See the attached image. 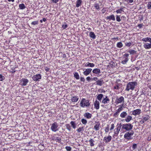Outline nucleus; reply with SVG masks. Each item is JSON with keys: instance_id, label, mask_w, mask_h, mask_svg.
Wrapping results in <instances>:
<instances>
[{"instance_id": "obj_1", "label": "nucleus", "mask_w": 151, "mask_h": 151, "mask_svg": "<svg viewBox=\"0 0 151 151\" xmlns=\"http://www.w3.org/2000/svg\"><path fill=\"white\" fill-rule=\"evenodd\" d=\"M89 101L88 100L83 98L81 101L80 106L83 108H84L85 107H88L90 105Z\"/></svg>"}, {"instance_id": "obj_2", "label": "nucleus", "mask_w": 151, "mask_h": 151, "mask_svg": "<svg viewBox=\"0 0 151 151\" xmlns=\"http://www.w3.org/2000/svg\"><path fill=\"white\" fill-rule=\"evenodd\" d=\"M137 83L134 82H129L127 86V88L125 90L129 91L130 89L133 90L135 88V86L136 85Z\"/></svg>"}, {"instance_id": "obj_3", "label": "nucleus", "mask_w": 151, "mask_h": 151, "mask_svg": "<svg viewBox=\"0 0 151 151\" xmlns=\"http://www.w3.org/2000/svg\"><path fill=\"white\" fill-rule=\"evenodd\" d=\"M122 129L128 131L131 130L133 128V125L130 123L124 124L122 125Z\"/></svg>"}, {"instance_id": "obj_4", "label": "nucleus", "mask_w": 151, "mask_h": 151, "mask_svg": "<svg viewBox=\"0 0 151 151\" xmlns=\"http://www.w3.org/2000/svg\"><path fill=\"white\" fill-rule=\"evenodd\" d=\"M58 124L56 122H55L52 124L51 129L53 132H56L58 130Z\"/></svg>"}, {"instance_id": "obj_5", "label": "nucleus", "mask_w": 151, "mask_h": 151, "mask_svg": "<svg viewBox=\"0 0 151 151\" xmlns=\"http://www.w3.org/2000/svg\"><path fill=\"white\" fill-rule=\"evenodd\" d=\"M122 125L120 123L119 124H117V127L116 129H115L114 130V133L115 134H118L119 131H120Z\"/></svg>"}, {"instance_id": "obj_6", "label": "nucleus", "mask_w": 151, "mask_h": 151, "mask_svg": "<svg viewBox=\"0 0 151 151\" xmlns=\"http://www.w3.org/2000/svg\"><path fill=\"white\" fill-rule=\"evenodd\" d=\"M21 85L22 86H24L27 85L29 81L27 79L24 78H22L20 81Z\"/></svg>"}, {"instance_id": "obj_7", "label": "nucleus", "mask_w": 151, "mask_h": 151, "mask_svg": "<svg viewBox=\"0 0 151 151\" xmlns=\"http://www.w3.org/2000/svg\"><path fill=\"white\" fill-rule=\"evenodd\" d=\"M41 76L40 74L35 75L32 77V78L35 81H40L41 79Z\"/></svg>"}, {"instance_id": "obj_8", "label": "nucleus", "mask_w": 151, "mask_h": 151, "mask_svg": "<svg viewBox=\"0 0 151 151\" xmlns=\"http://www.w3.org/2000/svg\"><path fill=\"white\" fill-rule=\"evenodd\" d=\"M124 98L122 96L120 98H117L115 101V103L116 104H118L122 102H124Z\"/></svg>"}, {"instance_id": "obj_9", "label": "nucleus", "mask_w": 151, "mask_h": 151, "mask_svg": "<svg viewBox=\"0 0 151 151\" xmlns=\"http://www.w3.org/2000/svg\"><path fill=\"white\" fill-rule=\"evenodd\" d=\"M92 70L91 68H87L83 72V74L85 76H87L91 72Z\"/></svg>"}, {"instance_id": "obj_10", "label": "nucleus", "mask_w": 151, "mask_h": 151, "mask_svg": "<svg viewBox=\"0 0 151 151\" xmlns=\"http://www.w3.org/2000/svg\"><path fill=\"white\" fill-rule=\"evenodd\" d=\"M124 138L128 140H129L132 139L131 136L129 134V132H127L124 135Z\"/></svg>"}, {"instance_id": "obj_11", "label": "nucleus", "mask_w": 151, "mask_h": 151, "mask_svg": "<svg viewBox=\"0 0 151 151\" xmlns=\"http://www.w3.org/2000/svg\"><path fill=\"white\" fill-rule=\"evenodd\" d=\"M110 100L108 98L107 96H106L105 98H104L103 99V100L102 101V102L103 103H104V104H106L107 103H108L109 102Z\"/></svg>"}, {"instance_id": "obj_12", "label": "nucleus", "mask_w": 151, "mask_h": 151, "mask_svg": "<svg viewBox=\"0 0 151 151\" xmlns=\"http://www.w3.org/2000/svg\"><path fill=\"white\" fill-rule=\"evenodd\" d=\"M111 139V136L109 135L107 137H105L104 139V141L106 143L109 142Z\"/></svg>"}, {"instance_id": "obj_13", "label": "nucleus", "mask_w": 151, "mask_h": 151, "mask_svg": "<svg viewBox=\"0 0 151 151\" xmlns=\"http://www.w3.org/2000/svg\"><path fill=\"white\" fill-rule=\"evenodd\" d=\"M94 106L95 108L96 109H98L99 108V102L97 100L95 101L94 103Z\"/></svg>"}, {"instance_id": "obj_14", "label": "nucleus", "mask_w": 151, "mask_h": 151, "mask_svg": "<svg viewBox=\"0 0 151 151\" xmlns=\"http://www.w3.org/2000/svg\"><path fill=\"white\" fill-rule=\"evenodd\" d=\"M141 110L140 109H137L132 112V114L134 115H136L139 114Z\"/></svg>"}, {"instance_id": "obj_15", "label": "nucleus", "mask_w": 151, "mask_h": 151, "mask_svg": "<svg viewBox=\"0 0 151 151\" xmlns=\"http://www.w3.org/2000/svg\"><path fill=\"white\" fill-rule=\"evenodd\" d=\"M100 123L99 122H96V124L94 126V128L96 131H98L99 129Z\"/></svg>"}, {"instance_id": "obj_16", "label": "nucleus", "mask_w": 151, "mask_h": 151, "mask_svg": "<svg viewBox=\"0 0 151 151\" xmlns=\"http://www.w3.org/2000/svg\"><path fill=\"white\" fill-rule=\"evenodd\" d=\"M96 85H99L100 86H101L104 83L103 81V80L102 79H101L99 80H98L96 82Z\"/></svg>"}, {"instance_id": "obj_17", "label": "nucleus", "mask_w": 151, "mask_h": 151, "mask_svg": "<svg viewBox=\"0 0 151 151\" xmlns=\"http://www.w3.org/2000/svg\"><path fill=\"white\" fill-rule=\"evenodd\" d=\"M106 19H109L110 20H112L113 21H115V16L113 14H112L110 16L107 17L106 18Z\"/></svg>"}, {"instance_id": "obj_18", "label": "nucleus", "mask_w": 151, "mask_h": 151, "mask_svg": "<svg viewBox=\"0 0 151 151\" xmlns=\"http://www.w3.org/2000/svg\"><path fill=\"white\" fill-rule=\"evenodd\" d=\"M150 43H146L144 45V47L146 49H148L151 48V42Z\"/></svg>"}, {"instance_id": "obj_19", "label": "nucleus", "mask_w": 151, "mask_h": 151, "mask_svg": "<svg viewBox=\"0 0 151 151\" xmlns=\"http://www.w3.org/2000/svg\"><path fill=\"white\" fill-rule=\"evenodd\" d=\"M84 116L88 119H90L92 117V115L88 112L84 114Z\"/></svg>"}, {"instance_id": "obj_20", "label": "nucleus", "mask_w": 151, "mask_h": 151, "mask_svg": "<svg viewBox=\"0 0 151 151\" xmlns=\"http://www.w3.org/2000/svg\"><path fill=\"white\" fill-rule=\"evenodd\" d=\"M95 66V65L93 63H91L89 62H87L86 63L85 66L86 67H94Z\"/></svg>"}, {"instance_id": "obj_21", "label": "nucleus", "mask_w": 151, "mask_h": 151, "mask_svg": "<svg viewBox=\"0 0 151 151\" xmlns=\"http://www.w3.org/2000/svg\"><path fill=\"white\" fill-rule=\"evenodd\" d=\"M78 99L79 98L77 96H74L72 97L71 100L72 102H76L78 101Z\"/></svg>"}, {"instance_id": "obj_22", "label": "nucleus", "mask_w": 151, "mask_h": 151, "mask_svg": "<svg viewBox=\"0 0 151 151\" xmlns=\"http://www.w3.org/2000/svg\"><path fill=\"white\" fill-rule=\"evenodd\" d=\"M92 72L93 73L95 74H99L100 73V70L99 68H95L94 69L93 71Z\"/></svg>"}, {"instance_id": "obj_23", "label": "nucleus", "mask_w": 151, "mask_h": 151, "mask_svg": "<svg viewBox=\"0 0 151 151\" xmlns=\"http://www.w3.org/2000/svg\"><path fill=\"white\" fill-rule=\"evenodd\" d=\"M122 109L123 108L122 106H121V107H119L117 110H116V112L114 113V116H115V115H118L119 112L122 111Z\"/></svg>"}, {"instance_id": "obj_24", "label": "nucleus", "mask_w": 151, "mask_h": 151, "mask_svg": "<svg viewBox=\"0 0 151 151\" xmlns=\"http://www.w3.org/2000/svg\"><path fill=\"white\" fill-rule=\"evenodd\" d=\"M82 1L81 0H77L76 1V6L77 7H78L81 6Z\"/></svg>"}, {"instance_id": "obj_25", "label": "nucleus", "mask_w": 151, "mask_h": 151, "mask_svg": "<svg viewBox=\"0 0 151 151\" xmlns=\"http://www.w3.org/2000/svg\"><path fill=\"white\" fill-rule=\"evenodd\" d=\"M132 119V117L131 116H128L125 119V120L127 122H129Z\"/></svg>"}, {"instance_id": "obj_26", "label": "nucleus", "mask_w": 151, "mask_h": 151, "mask_svg": "<svg viewBox=\"0 0 151 151\" xmlns=\"http://www.w3.org/2000/svg\"><path fill=\"white\" fill-rule=\"evenodd\" d=\"M142 40L145 42L148 41L150 42H151V38L150 37H147L143 38L142 39Z\"/></svg>"}, {"instance_id": "obj_27", "label": "nucleus", "mask_w": 151, "mask_h": 151, "mask_svg": "<svg viewBox=\"0 0 151 151\" xmlns=\"http://www.w3.org/2000/svg\"><path fill=\"white\" fill-rule=\"evenodd\" d=\"M127 115L126 112L125 111L122 112L120 114V116L122 118H124Z\"/></svg>"}, {"instance_id": "obj_28", "label": "nucleus", "mask_w": 151, "mask_h": 151, "mask_svg": "<svg viewBox=\"0 0 151 151\" xmlns=\"http://www.w3.org/2000/svg\"><path fill=\"white\" fill-rule=\"evenodd\" d=\"M70 124H71L72 127L73 129H75L76 127V124L75 123L74 121H71L70 122Z\"/></svg>"}, {"instance_id": "obj_29", "label": "nucleus", "mask_w": 151, "mask_h": 151, "mask_svg": "<svg viewBox=\"0 0 151 151\" xmlns=\"http://www.w3.org/2000/svg\"><path fill=\"white\" fill-rule=\"evenodd\" d=\"M103 96V95L102 94H100L98 95L97 96V99L99 101H101Z\"/></svg>"}, {"instance_id": "obj_30", "label": "nucleus", "mask_w": 151, "mask_h": 151, "mask_svg": "<svg viewBox=\"0 0 151 151\" xmlns=\"http://www.w3.org/2000/svg\"><path fill=\"white\" fill-rule=\"evenodd\" d=\"M124 58V60H122L121 62V63L123 64H126L129 60V59L128 58Z\"/></svg>"}, {"instance_id": "obj_31", "label": "nucleus", "mask_w": 151, "mask_h": 151, "mask_svg": "<svg viewBox=\"0 0 151 151\" xmlns=\"http://www.w3.org/2000/svg\"><path fill=\"white\" fill-rule=\"evenodd\" d=\"M89 35L90 37L93 39H94L96 38V35L93 32H90V33Z\"/></svg>"}, {"instance_id": "obj_32", "label": "nucleus", "mask_w": 151, "mask_h": 151, "mask_svg": "<svg viewBox=\"0 0 151 151\" xmlns=\"http://www.w3.org/2000/svg\"><path fill=\"white\" fill-rule=\"evenodd\" d=\"M123 9V8H121L120 9L117 10L116 12L117 14H121L122 13V12H124Z\"/></svg>"}, {"instance_id": "obj_33", "label": "nucleus", "mask_w": 151, "mask_h": 151, "mask_svg": "<svg viewBox=\"0 0 151 151\" xmlns=\"http://www.w3.org/2000/svg\"><path fill=\"white\" fill-rule=\"evenodd\" d=\"M74 77H75L76 79H79V76L78 73L76 72H75L74 74Z\"/></svg>"}, {"instance_id": "obj_34", "label": "nucleus", "mask_w": 151, "mask_h": 151, "mask_svg": "<svg viewBox=\"0 0 151 151\" xmlns=\"http://www.w3.org/2000/svg\"><path fill=\"white\" fill-rule=\"evenodd\" d=\"M19 8L21 9H23L25 8V5L23 4H19Z\"/></svg>"}, {"instance_id": "obj_35", "label": "nucleus", "mask_w": 151, "mask_h": 151, "mask_svg": "<svg viewBox=\"0 0 151 151\" xmlns=\"http://www.w3.org/2000/svg\"><path fill=\"white\" fill-rule=\"evenodd\" d=\"M150 117L149 116L146 115L145 117L142 118V119L145 122L149 119Z\"/></svg>"}, {"instance_id": "obj_36", "label": "nucleus", "mask_w": 151, "mask_h": 151, "mask_svg": "<svg viewBox=\"0 0 151 151\" xmlns=\"http://www.w3.org/2000/svg\"><path fill=\"white\" fill-rule=\"evenodd\" d=\"M89 142L90 143V145L91 146H94V144L93 143V142H94V140H93L92 139H90L89 141Z\"/></svg>"}, {"instance_id": "obj_37", "label": "nucleus", "mask_w": 151, "mask_h": 151, "mask_svg": "<svg viewBox=\"0 0 151 151\" xmlns=\"http://www.w3.org/2000/svg\"><path fill=\"white\" fill-rule=\"evenodd\" d=\"M130 54L134 55L136 52V51L134 50H129L128 51Z\"/></svg>"}, {"instance_id": "obj_38", "label": "nucleus", "mask_w": 151, "mask_h": 151, "mask_svg": "<svg viewBox=\"0 0 151 151\" xmlns=\"http://www.w3.org/2000/svg\"><path fill=\"white\" fill-rule=\"evenodd\" d=\"M123 46V44L121 42L117 43V47L119 48H121Z\"/></svg>"}, {"instance_id": "obj_39", "label": "nucleus", "mask_w": 151, "mask_h": 151, "mask_svg": "<svg viewBox=\"0 0 151 151\" xmlns=\"http://www.w3.org/2000/svg\"><path fill=\"white\" fill-rule=\"evenodd\" d=\"M94 7L96 9L98 10H99V5L98 4L95 3L94 4Z\"/></svg>"}, {"instance_id": "obj_40", "label": "nucleus", "mask_w": 151, "mask_h": 151, "mask_svg": "<svg viewBox=\"0 0 151 151\" xmlns=\"http://www.w3.org/2000/svg\"><path fill=\"white\" fill-rule=\"evenodd\" d=\"M120 17V15H116V20L117 22H120L121 21V19Z\"/></svg>"}, {"instance_id": "obj_41", "label": "nucleus", "mask_w": 151, "mask_h": 151, "mask_svg": "<svg viewBox=\"0 0 151 151\" xmlns=\"http://www.w3.org/2000/svg\"><path fill=\"white\" fill-rule=\"evenodd\" d=\"M84 127H79L78 129H77V131L78 132H80L81 131H83L84 130Z\"/></svg>"}, {"instance_id": "obj_42", "label": "nucleus", "mask_w": 151, "mask_h": 151, "mask_svg": "<svg viewBox=\"0 0 151 151\" xmlns=\"http://www.w3.org/2000/svg\"><path fill=\"white\" fill-rule=\"evenodd\" d=\"M81 122L84 125H86L87 122L86 120L84 119H81Z\"/></svg>"}, {"instance_id": "obj_43", "label": "nucleus", "mask_w": 151, "mask_h": 151, "mask_svg": "<svg viewBox=\"0 0 151 151\" xmlns=\"http://www.w3.org/2000/svg\"><path fill=\"white\" fill-rule=\"evenodd\" d=\"M39 23V22L38 21H36L34 22H33L31 23L32 25H36L38 24Z\"/></svg>"}, {"instance_id": "obj_44", "label": "nucleus", "mask_w": 151, "mask_h": 151, "mask_svg": "<svg viewBox=\"0 0 151 151\" xmlns=\"http://www.w3.org/2000/svg\"><path fill=\"white\" fill-rule=\"evenodd\" d=\"M65 125L66 129L70 132L71 129L70 125L69 124H67Z\"/></svg>"}, {"instance_id": "obj_45", "label": "nucleus", "mask_w": 151, "mask_h": 151, "mask_svg": "<svg viewBox=\"0 0 151 151\" xmlns=\"http://www.w3.org/2000/svg\"><path fill=\"white\" fill-rule=\"evenodd\" d=\"M54 140H55L57 141V142H60L61 141V138L60 137H56V138H55Z\"/></svg>"}, {"instance_id": "obj_46", "label": "nucleus", "mask_w": 151, "mask_h": 151, "mask_svg": "<svg viewBox=\"0 0 151 151\" xmlns=\"http://www.w3.org/2000/svg\"><path fill=\"white\" fill-rule=\"evenodd\" d=\"M137 147V145L136 144H134L132 146V148L133 150L136 149Z\"/></svg>"}, {"instance_id": "obj_47", "label": "nucleus", "mask_w": 151, "mask_h": 151, "mask_svg": "<svg viewBox=\"0 0 151 151\" xmlns=\"http://www.w3.org/2000/svg\"><path fill=\"white\" fill-rule=\"evenodd\" d=\"M132 45V43L131 42H126L125 43V45L126 46H127L128 47H129L131 45Z\"/></svg>"}, {"instance_id": "obj_48", "label": "nucleus", "mask_w": 151, "mask_h": 151, "mask_svg": "<svg viewBox=\"0 0 151 151\" xmlns=\"http://www.w3.org/2000/svg\"><path fill=\"white\" fill-rule=\"evenodd\" d=\"M65 149L68 151H71V148L70 146H66L65 147Z\"/></svg>"}, {"instance_id": "obj_49", "label": "nucleus", "mask_w": 151, "mask_h": 151, "mask_svg": "<svg viewBox=\"0 0 151 151\" xmlns=\"http://www.w3.org/2000/svg\"><path fill=\"white\" fill-rule=\"evenodd\" d=\"M109 125H108L106 127L105 129V131L106 132H109Z\"/></svg>"}, {"instance_id": "obj_50", "label": "nucleus", "mask_w": 151, "mask_h": 151, "mask_svg": "<svg viewBox=\"0 0 151 151\" xmlns=\"http://www.w3.org/2000/svg\"><path fill=\"white\" fill-rule=\"evenodd\" d=\"M65 24L66 23L65 22L64 24H63L62 25V27L64 29L68 27L67 24Z\"/></svg>"}, {"instance_id": "obj_51", "label": "nucleus", "mask_w": 151, "mask_h": 151, "mask_svg": "<svg viewBox=\"0 0 151 151\" xmlns=\"http://www.w3.org/2000/svg\"><path fill=\"white\" fill-rule=\"evenodd\" d=\"M11 68L12 69V71H11V72L12 73H14L16 72V70H15V67H11Z\"/></svg>"}, {"instance_id": "obj_52", "label": "nucleus", "mask_w": 151, "mask_h": 151, "mask_svg": "<svg viewBox=\"0 0 151 151\" xmlns=\"http://www.w3.org/2000/svg\"><path fill=\"white\" fill-rule=\"evenodd\" d=\"M148 9H150L151 8V2L148 3L147 4Z\"/></svg>"}, {"instance_id": "obj_53", "label": "nucleus", "mask_w": 151, "mask_h": 151, "mask_svg": "<svg viewBox=\"0 0 151 151\" xmlns=\"http://www.w3.org/2000/svg\"><path fill=\"white\" fill-rule=\"evenodd\" d=\"M114 127V124H112L111 125V127L110 129V130H113Z\"/></svg>"}, {"instance_id": "obj_54", "label": "nucleus", "mask_w": 151, "mask_h": 151, "mask_svg": "<svg viewBox=\"0 0 151 151\" xmlns=\"http://www.w3.org/2000/svg\"><path fill=\"white\" fill-rule=\"evenodd\" d=\"M80 81H81L84 82L85 81V79L84 78L81 77L80 78Z\"/></svg>"}, {"instance_id": "obj_55", "label": "nucleus", "mask_w": 151, "mask_h": 151, "mask_svg": "<svg viewBox=\"0 0 151 151\" xmlns=\"http://www.w3.org/2000/svg\"><path fill=\"white\" fill-rule=\"evenodd\" d=\"M4 80L3 76L2 75L0 74V81H2Z\"/></svg>"}, {"instance_id": "obj_56", "label": "nucleus", "mask_w": 151, "mask_h": 151, "mask_svg": "<svg viewBox=\"0 0 151 151\" xmlns=\"http://www.w3.org/2000/svg\"><path fill=\"white\" fill-rule=\"evenodd\" d=\"M125 1L127 2L128 1L129 3H131L133 2L134 0H125Z\"/></svg>"}, {"instance_id": "obj_57", "label": "nucleus", "mask_w": 151, "mask_h": 151, "mask_svg": "<svg viewBox=\"0 0 151 151\" xmlns=\"http://www.w3.org/2000/svg\"><path fill=\"white\" fill-rule=\"evenodd\" d=\"M129 55V54H128L125 53L124 55V58H127Z\"/></svg>"}, {"instance_id": "obj_58", "label": "nucleus", "mask_w": 151, "mask_h": 151, "mask_svg": "<svg viewBox=\"0 0 151 151\" xmlns=\"http://www.w3.org/2000/svg\"><path fill=\"white\" fill-rule=\"evenodd\" d=\"M121 18L122 19H123L124 20H125L126 19V17L124 16H122Z\"/></svg>"}, {"instance_id": "obj_59", "label": "nucleus", "mask_w": 151, "mask_h": 151, "mask_svg": "<svg viewBox=\"0 0 151 151\" xmlns=\"http://www.w3.org/2000/svg\"><path fill=\"white\" fill-rule=\"evenodd\" d=\"M134 134V132L133 131H132L130 132H129V134L131 136L133 135Z\"/></svg>"}, {"instance_id": "obj_60", "label": "nucleus", "mask_w": 151, "mask_h": 151, "mask_svg": "<svg viewBox=\"0 0 151 151\" xmlns=\"http://www.w3.org/2000/svg\"><path fill=\"white\" fill-rule=\"evenodd\" d=\"M114 88L115 89H117V90L119 89V86L117 85L114 86Z\"/></svg>"}, {"instance_id": "obj_61", "label": "nucleus", "mask_w": 151, "mask_h": 151, "mask_svg": "<svg viewBox=\"0 0 151 151\" xmlns=\"http://www.w3.org/2000/svg\"><path fill=\"white\" fill-rule=\"evenodd\" d=\"M59 0H52V2L54 3H56L59 1Z\"/></svg>"}, {"instance_id": "obj_62", "label": "nucleus", "mask_w": 151, "mask_h": 151, "mask_svg": "<svg viewBox=\"0 0 151 151\" xmlns=\"http://www.w3.org/2000/svg\"><path fill=\"white\" fill-rule=\"evenodd\" d=\"M86 79L87 81H89L91 80L92 78H91L89 77H88L86 78Z\"/></svg>"}, {"instance_id": "obj_63", "label": "nucleus", "mask_w": 151, "mask_h": 151, "mask_svg": "<svg viewBox=\"0 0 151 151\" xmlns=\"http://www.w3.org/2000/svg\"><path fill=\"white\" fill-rule=\"evenodd\" d=\"M142 24H139L138 25V27L139 28H141L142 26Z\"/></svg>"}, {"instance_id": "obj_64", "label": "nucleus", "mask_w": 151, "mask_h": 151, "mask_svg": "<svg viewBox=\"0 0 151 151\" xmlns=\"http://www.w3.org/2000/svg\"><path fill=\"white\" fill-rule=\"evenodd\" d=\"M98 80V78L97 77H94L93 78H92L91 80H94L95 81H96L97 80Z\"/></svg>"}]
</instances>
